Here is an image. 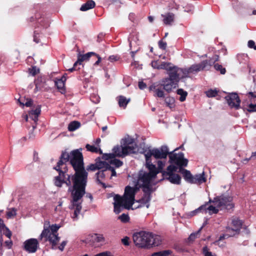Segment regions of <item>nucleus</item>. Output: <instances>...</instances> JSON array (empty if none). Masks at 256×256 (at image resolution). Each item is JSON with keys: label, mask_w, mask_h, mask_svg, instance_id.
<instances>
[{"label": "nucleus", "mask_w": 256, "mask_h": 256, "mask_svg": "<svg viewBox=\"0 0 256 256\" xmlns=\"http://www.w3.org/2000/svg\"><path fill=\"white\" fill-rule=\"evenodd\" d=\"M163 18V22L166 25H171L174 22L175 16L173 13L168 12L166 14H162Z\"/></svg>", "instance_id": "obj_21"}, {"label": "nucleus", "mask_w": 256, "mask_h": 256, "mask_svg": "<svg viewBox=\"0 0 256 256\" xmlns=\"http://www.w3.org/2000/svg\"><path fill=\"white\" fill-rule=\"evenodd\" d=\"M177 94L180 96V100L182 102L186 100L188 92L182 88H179L177 90Z\"/></svg>", "instance_id": "obj_40"}, {"label": "nucleus", "mask_w": 256, "mask_h": 256, "mask_svg": "<svg viewBox=\"0 0 256 256\" xmlns=\"http://www.w3.org/2000/svg\"><path fill=\"white\" fill-rule=\"evenodd\" d=\"M231 236L232 234H229L228 233L226 232V234L221 235L217 240L214 242V244L218 246L220 248H224L225 246L226 242H221V241Z\"/></svg>", "instance_id": "obj_26"}, {"label": "nucleus", "mask_w": 256, "mask_h": 256, "mask_svg": "<svg viewBox=\"0 0 256 256\" xmlns=\"http://www.w3.org/2000/svg\"><path fill=\"white\" fill-rule=\"evenodd\" d=\"M174 164H172L168 166L166 168V171H163L162 172H167V173H172L175 174L174 172H177L178 169V166L176 165H174Z\"/></svg>", "instance_id": "obj_42"}, {"label": "nucleus", "mask_w": 256, "mask_h": 256, "mask_svg": "<svg viewBox=\"0 0 256 256\" xmlns=\"http://www.w3.org/2000/svg\"><path fill=\"white\" fill-rule=\"evenodd\" d=\"M249 94L252 96V98H256V95L252 92H249ZM247 110L250 112H256V104L250 103L248 106Z\"/></svg>", "instance_id": "obj_35"}, {"label": "nucleus", "mask_w": 256, "mask_h": 256, "mask_svg": "<svg viewBox=\"0 0 256 256\" xmlns=\"http://www.w3.org/2000/svg\"><path fill=\"white\" fill-rule=\"evenodd\" d=\"M180 78L186 77L188 74H190L188 70V68H180Z\"/></svg>", "instance_id": "obj_46"}, {"label": "nucleus", "mask_w": 256, "mask_h": 256, "mask_svg": "<svg viewBox=\"0 0 256 256\" xmlns=\"http://www.w3.org/2000/svg\"><path fill=\"white\" fill-rule=\"evenodd\" d=\"M86 148L87 151L90 152L92 153L102 154V151L100 148V147H97L94 145H90V144H86Z\"/></svg>", "instance_id": "obj_28"}, {"label": "nucleus", "mask_w": 256, "mask_h": 256, "mask_svg": "<svg viewBox=\"0 0 256 256\" xmlns=\"http://www.w3.org/2000/svg\"><path fill=\"white\" fill-rule=\"evenodd\" d=\"M60 228V226L56 224L48 226L44 224V230L40 236V240H44V242L48 241L50 242L52 250L56 249V246L60 240L58 233Z\"/></svg>", "instance_id": "obj_4"}, {"label": "nucleus", "mask_w": 256, "mask_h": 256, "mask_svg": "<svg viewBox=\"0 0 256 256\" xmlns=\"http://www.w3.org/2000/svg\"><path fill=\"white\" fill-rule=\"evenodd\" d=\"M182 146L180 148H177L169 154L170 162L178 166L179 169L182 166H186L188 163V160L184 158V154L182 152H179L178 154L174 152L175 151L179 148H182Z\"/></svg>", "instance_id": "obj_9"}, {"label": "nucleus", "mask_w": 256, "mask_h": 256, "mask_svg": "<svg viewBox=\"0 0 256 256\" xmlns=\"http://www.w3.org/2000/svg\"><path fill=\"white\" fill-rule=\"evenodd\" d=\"M155 178L148 172L140 170L138 174L136 186L142 188L143 192L148 190V189H153L152 186L156 184L154 182Z\"/></svg>", "instance_id": "obj_6"}, {"label": "nucleus", "mask_w": 256, "mask_h": 256, "mask_svg": "<svg viewBox=\"0 0 256 256\" xmlns=\"http://www.w3.org/2000/svg\"><path fill=\"white\" fill-rule=\"evenodd\" d=\"M22 247L29 254L35 253L39 248V242L37 239L31 238L24 242Z\"/></svg>", "instance_id": "obj_11"}, {"label": "nucleus", "mask_w": 256, "mask_h": 256, "mask_svg": "<svg viewBox=\"0 0 256 256\" xmlns=\"http://www.w3.org/2000/svg\"><path fill=\"white\" fill-rule=\"evenodd\" d=\"M94 54H96V53L94 52H88L84 54H78V60L75 62V65H81L83 61L88 60Z\"/></svg>", "instance_id": "obj_23"}, {"label": "nucleus", "mask_w": 256, "mask_h": 256, "mask_svg": "<svg viewBox=\"0 0 256 256\" xmlns=\"http://www.w3.org/2000/svg\"><path fill=\"white\" fill-rule=\"evenodd\" d=\"M138 188H139L136 185L134 187L128 186L125 188L124 196L129 204V206L132 207L134 204L135 194Z\"/></svg>", "instance_id": "obj_10"}, {"label": "nucleus", "mask_w": 256, "mask_h": 256, "mask_svg": "<svg viewBox=\"0 0 256 256\" xmlns=\"http://www.w3.org/2000/svg\"><path fill=\"white\" fill-rule=\"evenodd\" d=\"M162 180H166L173 184H180L181 178L176 174L167 173L162 172Z\"/></svg>", "instance_id": "obj_17"}, {"label": "nucleus", "mask_w": 256, "mask_h": 256, "mask_svg": "<svg viewBox=\"0 0 256 256\" xmlns=\"http://www.w3.org/2000/svg\"><path fill=\"white\" fill-rule=\"evenodd\" d=\"M206 96L208 98L215 97L218 94V91L216 90H209L206 92Z\"/></svg>", "instance_id": "obj_48"}, {"label": "nucleus", "mask_w": 256, "mask_h": 256, "mask_svg": "<svg viewBox=\"0 0 256 256\" xmlns=\"http://www.w3.org/2000/svg\"><path fill=\"white\" fill-rule=\"evenodd\" d=\"M112 150V153L103 154L102 158L104 160H108L110 158L116 156L124 158L126 155L136 153V147L134 146H122L118 145L114 146Z\"/></svg>", "instance_id": "obj_5"}, {"label": "nucleus", "mask_w": 256, "mask_h": 256, "mask_svg": "<svg viewBox=\"0 0 256 256\" xmlns=\"http://www.w3.org/2000/svg\"><path fill=\"white\" fill-rule=\"evenodd\" d=\"M206 178L204 177V172L196 174L193 176L192 184H200L206 182Z\"/></svg>", "instance_id": "obj_24"}, {"label": "nucleus", "mask_w": 256, "mask_h": 256, "mask_svg": "<svg viewBox=\"0 0 256 256\" xmlns=\"http://www.w3.org/2000/svg\"><path fill=\"white\" fill-rule=\"evenodd\" d=\"M237 59L240 64H246L248 61V56L245 54H238Z\"/></svg>", "instance_id": "obj_32"}, {"label": "nucleus", "mask_w": 256, "mask_h": 256, "mask_svg": "<svg viewBox=\"0 0 256 256\" xmlns=\"http://www.w3.org/2000/svg\"><path fill=\"white\" fill-rule=\"evenodd\" d=\"M154 190L153 189H148V190H145V192H143L144 194L142 197L137 201L140 204V205L138 206V208L142 207L144 206H146V208H148L150 207V202L152 198V193Z\"/></svg>", "instance_id": "obj_16"}, {"label": "nucleus", "mask_w": 256, "mask_h": 256, "mask_svg": "<svg viewBox=\"0 0 256 256\" xmlns=\"http://www.w3.org/2000/svg\"><path fill=\"white\" fill-rule=\"evenodd\" d=\"M80 126V124L78 121H72L70 122L68 126V130L70 132H73L78 128Z\"/></svg>", "instance_id": "obj_33"}, {"label": "nucleus", "mask_w": 256, "mask_h": 256, "mask_svg": "<svg viewBox=\"0 0 256 256\" xmlns=\"http://www.w3.org/2000/svg\"><path fill=\"white\" fill-rule=\"evenodd\" d=\"M91 238L92 240L94 242L104 243L105 242V238L102 234H93Z\"/></svg>", "instance_id": "obj_29"}, {"label": "nucleus", "mask_w": 256, "mask_h": 256, "mask_svg": "<svg viewBox=\"0 0 256 256\" xmlns=\"http://www.w3.org/2000/svg\"><path fill=\"white\" fill-rule=\"evenodd\" d=\"M133 240L136 246L141 248H150L161 244V237L152 232L140 231L134 234Z\"/></svg>", "instance_id": "obj_2"}, {"label": "nucleus", "mask_w": 256, "mask_h": 256, "mask_svg": "<svg viewBox=\"0 0 256 256\" xmlns=\"http://www.w3.org/2000/svg\"><path fill=\"white\" fill-rule=\"evenodd\" d=\"M172 254V251L171 250H168L152 253L151 254V256H168Z\"/></svg>", "instance_id": "obj_36"}, {"label": "nucleus", "mask_w": 256, "mask_h": 256, "mask_svg": "<svg viewBox=\"0 0 256 256\" xmlns=\"http://www.w3.org/2000/svg\"><path fill=\"white\" fill-rule=\"evenodd\" d=\"M67 243H68V241L67 240H64V241H62L61 242L60 246H58V248L61 252H62L64 250V248L65 246L67 244Z\"/></svg>", "instance_id": "obj_59"}, {"label": "nucleus", "mask_w": 256, "mask_h": 256, "mask_svg": "<svg viewBox=\"0 0 256 256\" xmlns=\"http://www.w3.org/2000/svg\"><path fill=\"white\" fill-rule=\"evenodd\" d=\"M82 150L80 148L72 150L70 154L62 152L56 166L54 167L58 173L54 178V186L61 188L65 184L68 187V192L72 197L70 208L74 210L72 216L74 220L78 219L82 208V198L88 182L87 171L101 170L108 166L107 162L98 157L95 164H90L85 169Z\"/></svg>", "instance_id": "obj_1"}, {"label": "nucleus", "mask_w": 256, "mask_h": 256, "mask_svg": "<svg viewBox=\"0 0 256 256\" xmlns=\"http://www.w3.org/2000/svg\"><path fill=\"white\" fill-rule=\"evenodd\" d=\"M102 170H99L96 173V182L98 184H100L104 188H106V186L104 183L100 181V179L104 178L106 176V172L107 170H105L104 168H101Z\"/></svg>", "instance_id": "obj_27"}, {"label": "nucleus", "mask_w": 256, "mask_h": 256, "mask_svg": "<svg viewBox=\"0 0 256 256\" xmlns=\"http://www.w3.org/2000/svg\"><path fill=\"white\" fill-rule=\"evenodd\" d=\"M118 219H120L121 222H126L129 221L130 217L128 214H122V215L119 216Z\"/></svg>", "instance_id": "obj_49"}, {"label": "nucleus", "mask_w": 256, "mask_h": 256, "mask_svg": "<svg viewBox=\"0 0 256 256\" xmlns=\"http://www.w3.org/2000/svg\"><path fill=\"white\" fill-rule=\"evenodd\" d=\"M158 46L160 49H162V50H166V46H167L166 42H164L162 40H160L158 42Z\"/></svg>", "instance_id": "obj_55"}, {"label": "nucleus", "mask_w": 256, "mask_h": 256, "mask_svg": "<svg viewBox=\"0 0 256 256\" xmlns=\"http://www.w3.org/2000/svg\"><path fill=\"white\" fill-rule=\"evenodd\" d=\"M30 20L32 22H36V23L38 24L36 26L38 28L41 26L44 28H46L50 26L49 20L46 18L42 16L38 13H36L34 16H32Z\"/></svg>", "instance_id": "obj_14"}, {"label": "nucleus", "mask_w": 256, "mask_h": 256, "mask_svg": "<svg viewBox=\"0 0 256 256\" xmlns=\"http://www.w3.org/2000/svg\"><path fill=\"white\" fill-rule=\"evenodd\" d=\"M212 62H210L207 60H204L200 64H194L188 68L190 74H196L204 70H209L212 66Z\"/></svg>", "instance_id": "obj_12"}, {"label": "nucleus", "mask_w": 256, "mask_h": 256, "mask_svg": "<svg viewBox=\"0 0 256 256\" xmlns=\"http://www.w3.org/2000/svg\"><path fill=\"white\" fill-rule=\"evenodd\" d=\"M41 112V108L40 106H38L34 110H32L28 112L30 118L34 121L36 124L38 120V117Z\"/></svg>", "instance_id": "obj_20"}, {"label": "nucleus", "mask_w": 256, "mask_h": 256, "mask_svg": "<svg viewBox=\"0 0 256 256\" xmlns=\"http://www.w3.org/2000/svg\"><path fill=\"white\" fill-rule=\"evenodd\" d=\"M202 227V226L196 232L192 233L189 236L188 240L189 242L194 241L196 238L200 236V233Z\"/></svg>", "instance_id": "obj_44"}, {"label": "nucleus", "mask_w": 256, "mask_h": 256, "mask_svg": "<svg viewBox=\"0 0 256 256\" xmlns=\"http://www.w3.org/2000/svg\"><path fill=\"white\" fill-rule=\"evenodd\" d=\"M39 34L38 32V31L36 30H35L34 31V41L36 43H38L40 42V40L38 38L39 36H38Z\"/></svg>", "instance_id": "obj_60"}, {"label": "nucleus", "mask_w": 256, "mask_h": 256, "mask_svg": "<svg viewBox=\"0 0 256 256\" xmlns=\"http://www.w3.org/2000/svg\"><path fill=\"white\" fill-rule=\"evenodd\" d=\"M232 201V197L222 195L215 197L212 200L210 199L208 202H213L215 206L220 210H228L234 208V205Z\"/></svg>", "instance_id": "obj_7"}, {"label": "nucleus", "mask_w": 256, "mask_h": 256, "mask_svg": "<svg viewBox=\"0 0 256 256\" xmlns=\"http://www.w3.org/2000/svg\"><path fill=\"white\" fill-rule=\"evenodd\" d=\"M108 160V163L109 162L110 164L114 166L116 168H120L123 162L122 161H121L120 160L116 159L115 158H110Z\"/></svg>", "instance_id": "obj_34"}, {"label": "nucleus", "mask_w": 256, "mask_h": 256, "mask_svg": "<svg viewBox=\"0 0 256 256\" xmlns=\"http://www.w3.org/2000/svg\"><path fill=\"white\" fill-rule=\"evenodd\" d=\"M202 254L204 256H218L215 253H212L210 251L208 246H205L202 248Z\"/></svg>", "instance_id": "obj_45"}, {"label": "nucleus", "mask_w": 256, "mask_h": 256, "mask_svg": "<svg viewBox=\"0 0 256 256\" xmlns=\"http://www.w3.org/2000/svg\"><path fill=\"white\" fill-rule=\"evenodd\" d=\"M94 256H114L110 252L106 251L98 254Z\"/></svg>", "instance_id": "obj_56"}, {"label": "nucleus", "mask_w": 256, "mask_h": 256, "mask_svg": "<svg viewBox=\"0 0 256 256\" xmlns=\"http://www.w3.org/2000/svg\"><path fill=\"white\" fill-rule=\"evenodd\" d=\"M232 228L228 226L226 228V232L228 233L229 234H232V236H234L235 234L239 233L240 230L242 228V222L238 218L234 219L232 222Z\"/></svg>", "instance_id": "obj_15"}, {"label": "nucleus", "mask_w": 256, "mask_h": 256, "mask_svg": "<svg viewBox=\"0 0 256 256\" xmlns=\"http://www.w3.org/2000/svg\"><path fill=\"white\" fill-rule=\"evenodd\" d=\"M123 207L124 208V206H120V205H116V204H114V212L116 214H119L121 210H122V208Z\"/></svg>", "instance_id": "obj_57"}, {"label": "nucleus", "mask_w": 256, "mask_h": 256, "mask_svg": "<svg viewBox=\"0 0 256 256\" xmlns=\"http://www.w3.org/2000/svg\"><path fill=\"white\" fill-rule=\"evenodd\" d=\"M248 46L250 48H254V50H256V46L255 44V42L254 41L252 40H250L248 42Z\"/></svg>", "instance_id": "obj_62"}, {"label": "nucleus", "mask_w": 256, "mask_h": 256, "mask_svg": "<svg viewBox=\"0 0 256 256\" xmlns=\"http://www.w3.org/2000/svg\"><path fill=\"white\" fill-rule=\"evenodd\" d=\"M214 69L220 72L222 74H224L226 72V68H224L221 64H214Z\"/></svg>", "instance_id": "obj_43"}, {"label": "nucleus", "mask_w": 256, "mask_h": 256, "mask_svg": "<svg viewBox=\"0 0 256 256\" xmlns=\"http://www.w3.org/2000/svg\"><path fill=\"white\" fill-rule=\"evenodd\" d=\"M104 168L105 170H110L112 172V174H111L112 176H116V172L114 168L113 167L111 166L108 162V166H106V168Z\"/></svg>", "instance_id": "obj_51"}, {"label": "nucleus", "mask_w": 256, "mask_h": 256, "mask_svg": "<svg viewBox=\"0 0 256 256\" xmlns=\"http://www.w3.org/2000/svg\"><path fill=\"white\" fill-rule=\"evenodd\" d=\"M118 105L121 108H126L130 101V98L127 99L125 96H120L117 97Z\"/></svg>", "instance_id": "obj_30"}, {"label": "nucleus", "mask_w": 256, "mask_h": 256, "mask_svg": "<svg viewBox=\"0 0 256 256\" xmlns=\"http://www.w3.org/2000/svg\"><path fill=\"white\" fill-rule=\"evenodd\" d=\"M6 218H10L16 215V210L15 208H12L9 210L6 213Z\"/></svg>", "instance_id": "obj_47"}, {"label": "nucleus", "mask_w": 256, "mask_h": 256, "mask_svg": "<svg viewBox=\"0 0 256 256\" xmlns=\"http://www.w3.org/2000/svg\"><path fill=\"white\" fill-rule=\"evenodd\" d=\"M146 158V166L149 172L148 173L154 177L156 178L157 174L159 173V170L156 168V165L154 164L152 162L151 158Z\"/></svg>", "instance_id": "obj_18"}, {"label": "nucleus", "mask_w": 256, "mask_h": 256, "mask_svg": "<svg viewBox=\"0 0 256 256\" xmlns=\"http://www.w3.org/2000/svg\"><path fill=\"white\" fill-rule=\"evenodd\" d=\"M165 162H163L161 160H158V170H159V172H161L164 165Z\"/></svg>", "instance_id": "obj_58"}, {"label": "nucleus", "mask_w": 256, "mask_h": 256, "mask_svg": "<svg viewBox=\"0 0 256 256\" xmlns=\"http://www.w3.org/2000/svg\"><path fill=\"white\" fill-rule=\"evenodd\" d=\"M204 209L206 210V206L205 205L201 206L198 208L191 212H190V216H194L196 215V214L201 212L202 210Z\"/></svg>", "instance_id": "obj_50"}, {"label": "nucleus", "mask_w": 256, "mask_h": 256, "mask_svg": "<svg viewBox=\"0 0 256 256\" xmlns=\"http://www.w3.org/2000/svg\"><path fill=\"white\" fill-rule=\"evenodd\" d=\"M155 96L158 98H164V92L161 89L158 88L155 90Z\"/></svg>", "instance_id": "obj_53"}, {"label": "nucleus", "mask_w": 256, "mask_h": 256, "mask_svg": "<svg viewBox=\"0 0 256 256\" xmlns=\"http://www.w3.org/2000/svg\"><path fill=\"white\" fill-rule=\"evenodd\" d=\"M179 172L182 174V176L186 181L192 184L193 176L190 170L184 169L182 168H180L179 170Z\"/></svg>", "instance_id": "obj_25"}, {"label": "nucleus", "mask_w": 256, "mask_h": 256, "mask_svg": "<svg viewBox=\"0 0 256 256\" xmlns=\"http://www.w3.org/2000/svg\"><path fill=\"white\" fill-rule=\"evenodd\" d=\"M0 243L1 246L4 245V246L8 249L11 248L13 244L12 242L10 240V238L8 240L5 241L3 244V239L2 238V236L0 237Z\"/></svg>", "instance_id": "obj_38"}, {"label": "nucleus", "mask_w": 256, "mask_h": 256, "mask_svg": "<svg viewBox=\"0 0 256 256\" xmlns=\"http://www.w3.org/2000/svg\"><path fill=\"white\" fill-rule=\"evenodd\" d=\"M20 104L22 106H26L27 107H29L32 106V100L30 99L27 100L26 102L24 104L20 102Z\"/></svg>", "instance_id": "obj_61"}, {"label": "nucleus", "mask_w": 256, "mask_h": 256, "mask_svg": "<svg viewBox=\"0 0 256 256\" xmlns=\"http://www.w3.org/2000/svg\"><path fill=\"white\" fill-rule=\"evenodd\" d=\"M218 56L215 55L213 58H210V60H207L208 62H212V66L214 64V62H216L218 61Z\"/></svg>", "instance_id": "obj_64"}, {"label": "nucleus", "mask_w": 256, "mask_h": 256, "mask_svg": "<svg viewBox=\"0 0 256 256\" xmlns=\"http://www.w3.org/2000/svg\"><path fill=\"white\" fill-rule=\"evenodd\" d=\"M194 10V6L191 4L187 5L184 8V11L190 12Z\"/></svg>", "instance_id": "obj_63"}, {"label": "nucleus", "mask_w": 256, "mask_h": 256, "mask_svg": "<svg viewBox=\"0 0 256 256\" xmlns=\"http://www.w3.org/2000/svg\"><path fill=\"white\" fill-rule=\"evenodd\" d=\"M170 65V63H167L165 62H162L160 64L158 65V66L157 67V69H164L168 70L169 68L168 66Z\"/></svg>", "instance_id": "obj_52"}, {"label": "nucleus", "mask_w": 256, "mask_h": 256, "mask_svg": "<svg viewBox=\"0 0 256 256\" xmlns=\"http://www.w3.org/2000/svg\"><path fill=\"white\" fill-rule=\"evenodd\" d=\"M145 158H151L153 156L156 159H166L169 154L168 147L164 145L159 148L146 150L144 152Z\"/></svg>", "instance_id": "obj_8"}, {"label": "nucleus", "mask_w": 256, "mask_h": 256, "mask_svg": "<svg viewBox=\"0 0 256 256\" xmlns=\"http://www.w3.org/2000/svg\"><path fill=\"white\" fill-rule=\"evenodd\" d=\"M114 204L120 205L124 206V208L126 209H130L131 207L129 206V204L127 202L124 196H120L118 194H116L114 198Z\"/></svg>", "instance_id": "obj_19"}, {"label": "nucleus", "mask_w": 256, "mask_h": 256, "mask_svg": "<svg viewBox=\"0 0 256 256\" xmlns=\"http://www.w3.org/2000/svg\"><path fill=\"white\" fill-rule=\"evenodd\" d=\"M66 80V78L64 76L60 79H57L55 80V86L62 94H64L66 89L64 88V82Z\"/></svg>", "instance_id": "obj_22"}, {"label": "nucleus", "mask_w": 256, "mask_h": 256, "mask_svg": "<svg viewBox=\"0 0 256 256\" xmlns=\"http://www.w3.org/2000/svg\"><path fill=\"white\" fill-rule=\"evenodd\" d=\"M225 99L231 108L238 110L240 108V100L237 94H230L225 97Z\"/></svg>", "instance_id": "obj_13"}, {"label": "nucleus", "mask_w": 256, "mask_h": 256, "mask_svg": "<svg viewBox=\"0 0 256 256\" xmlns=\"http://www.w3.org/2000/svg\"><path fill=\"white\" fill-rule=\"evenodd\" d=\"M206 204H207L204 205L206 206ZM218 208H217L216 206H210L208 208L206 207V210L204 209V210H205L206 212V210H208L210 214H217L219 210Z\"/></svg>", "instance_id": "obj_39"}, {"label": "nucleus", "mask_w": 256, "mask_h": 256, "mask_svg": "<svg viewBox=\"0 0 256 256\" xmlns=\"http://www.w3.org/2000/svg\"><path fill=\"white\" fill-rule=\"evenodd\" d=\"M0 232L1 234L6 236L9 239L10 238L12 234V232L8 227L6 226L3 228H1L0 229Z\"/></svg>", "instance_id": "obj_41"}, {"label": "nucleus", "mask_w": 256, "mask_h": 256, "mask_svg": "<svg viewBox=\"0 0 256 256\" xmlns=\"http://www.w3.org/2000/svg\"><path fill=\"white\" fill-rule=\"evenodd\" d=\"M95 2L93 0H88L85 4H84L80 7L81 11H86L94 8L95 6Z\"/></svg>", "instance_id": "obj_31"}, {"label": "nucleus", "mask_w": 256, "mask_h": 256, "mask_svg": "<svg viewBox=\"0 0 256 256\" xmlns=\"http://www.w3.org/2000/svg\"><path fill=\"white\" fill-rule=\"evenodd\" d=\"M169 77L163 78L160 81V86L168 92H172L173 88L178 86V82L180 79V68L174 66L169 67L168 70Z\"/></svg>", "instance_id": "obj_3"}, {"label": "nucleus", "mask_w": 256, "mask_h": 256, "mask_svg": "<svg viewBox=\"0 0 256 256\" xmlns=\"http://www.w3.org/2000/svg\"><path fill=\"white\" fill-rule=\"evenodd\" d=\"M164 102L166 104V106L169 107L170 108H172L174 107V102L175 100L174 98L170 97V96H168L164 100Z\"/></svg>", "instance_id": "obj_37"}, {"label": "nucleus", "mask_w": 256, "mask_h": 256, "mask_svg": "<svg viewBox=\"0 0 256 256\" xmlns=\"http://www.w3.org/2000/svg\"><path fill=\"white\" fill-rule=\"evenodd\" d=\"M134 142V140L132 138H126L124 140V146H133L132 144Z\"/></svg>", "instance_id": "obj_54"}]
</instances>
